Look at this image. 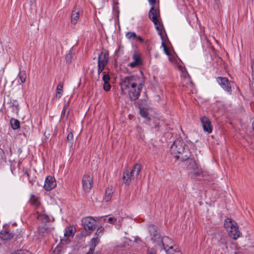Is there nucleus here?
Segmentation results:
<instances>
[{
    "label": "nucleus",
    "instance_id": "obj_1",
    "mask_svg": "<svg viewBox=\"0 0 254 254\" xmlns=\"http://www.w3.org/2000/svg\"><path fill=\"white\" fill-rule=\"evenodd\" d=\"M144 83L142 75L126 77L122 79L120 83L121 94L128 97L131 100H136L140 96Z\"/></svg>",
    "mask_w": 254,
    "mask_h": 254
},
{
    "label": "nucleus",
    "instance_id": "obj_41",
    "mask_svg": "<svg viewBox=\"0 0 254 254\" xmlns=\"http://www.w3.org/2000/svg\"><path fill=\"white\" fill-rule=\"evenodd\" d=\"M203 0L204 1H206V0Z\"/></svg>",
    "mask_w": 254,
    "mask_h": 254
},
{
    "label": "nucleus",
    "instance_id": "obj_9",
    "mask_svg": "<svg viewBox=\"0 0 254 254\" xmlns=\"http://www.w3.org/2000/svg\"><path fill=\"white\" fill-rule=\"evenodd\" d=\"M189 164L188 165V168L190 170L191 173L195 176H198L202 173L201 169L199 167L198 165L196 164L195 161L192 159H190L189 160Z\"/></svg>",
    "mask_w": 254,
    "mask_h": 254
},
{
    "label": "nucleus",
    "instance_id": "obj_13",
    "mask_svg": "<svg viewBox=\"0 0 254 254\" xmlns=\"http://www.w3.org/2000/svg\"><path fill=\"white\" fill-rule=\"evenodd\" d=\"M201 123L204 131L209 133L212 132V127L209 119L204 116L200 119Z\"/></svg>",
    "mask_w": 254,
    "mask_h": 254
},
{
    "label": "nucleus",
    "instance_id": "obj_37",
    "mask_svg": "<svg viewBox=\"0 0 254 254\" xmlns=\"http://www.w3.org/2000/svg\"><path fill=\"white\" fill-rule=\"evenodd\" d=\"M105 66L98 65V74L99 75L104 70Z\"/></svg>",
    "mask_w": 254,
    "mask_h": 254
},
{
    "label": "nucleus",
    "instance_id": "obj_28",
    "mask_svg": "<svg viewBox=\"0 0 254 254\" xmlns=\"http://www.w3.org/2000/svg\"><path fill=\"white\" fill-rule=\"evenodd\" d=\"M47 230V227L46 226V225H44L41 226H39L38 227V232L40 234H44L45 232H46Z\"/></svg>",
    "mask_w": 254,
    "mask_h": 254
},
{
    "label": "nucleus",
    "instance_id": "obj_26",
    "mask_svg": "<svg viewBox=\"0 0 254 254\" xmlns=\"http://www.w3.org/2000/svg\"><path fill=\"white\" fill-rule=\"evenodd\" d=\"M18 76L21 83H24L25 82L26 78V74L25 71L20 70L19 72Z\"/></svg>",
    "mask_w": 254,
    "mask_h": 254
},
{
    "label": "nucleus",
    "instance_id": "obj_4",
    "mask_svg": "<svg viewBox=\"0 0 254 254\" xmlns=\"http://www.w3.org/2000/svg\"><path fill=\"white\" fill-rule=\"evenodd\" d=\"M141 169V165L137 163L134 165L131 170H127L126 171H124L123 177L124 183L128 185L130 183L132 180L136 179L140 173Z\"/></svg>",
    "mask_w": 254,
    "mask_h": 254
},
{
    "label": "nucleus",
    "instance_id": "obj_39",
    "mask_svg": "<svg viewBox=\"0 0 254 254\" xmlns=\"http://www.w3.org/2000/svg\"><path fill=\"white\" fill-rule=\"evenodd\" d=\"M135 39H136L137 40H138L141 42H143V39H142L141 37H139V36H137V37H136Z\"/></svg>",
    "mask_w": 254,
    "mask_h": 254
},
{
    "label": "nucleus",
    "instance_id": "obj_25",
    "mask_svg": "<svg viewBox=\"0 0 254 254\" xmlns=\"http://www.w3.org/2000/svg\"><path fill=\"white\" fill-rule=\"evenodd\" d=\"M30 202L33 205L36 207H38L40 205L39 198L33 194H32L31 196Z\"/></svg>",
    "mask_w": 254,
    "mask_h": 254
},
{
    "label": "nucleus",
    "instance_id": "obj_6",
    "mask_svg": "<svg viewBox=\"0 0 254 254\" xmlns=\"http://www.w3.org/2000/svg\"><path fill=\"white\" fill-rule=\"evenodd\" d=\"M104 231V228L102 226H100L98 228L95 234L96 237L92 238L91 240V245L89 250L87 254H92L96 244L98 243V237L103 234Z\"/></svg>",
    "mask_w": 254,
    "mask_h": 254
},
{
    "label": "nucleus",
    "instance_id": "obj_35",
    "mask_svg": "<svg viewBox=\"0 0 254 254\" xmlns=\"http://www.w3.org/2000/svg\"><path fill=\"white\" fill-rule=\"evenodd\" d=\"M220 3V0H214V8L217 9L219 7V5Z\"/></svg>",
    "mask_w": 254,
    "mask_h": 254
},
{
    "label": "nucleus",
    "instance_id": "obj_15",
    "mask_svg": "<svg viewBox=\"0 0 254 254\" xmlns=\"http://www.w3.org/2000/svg\"><path fill=\"white\" fill-rule=\"evenodd\" d=\"M81 10L79 8H75L71 12V22L72 24H76L79 19Z\"/></svg>",
    "mask_w": 254,
    "mask_h": 254
},
{
    "label": "nucleus",
    "instance_id": "obj_34",
    "mask_svg": "<svg viewBox=\"0 0 254 254\" xmlns=\"http://www.w3.org/2000/svg\"><path fill=\"white\" fill-rule=\"evenodd\" d=\"M73 139V135L72 132H70L67 135L66 139L67 141L69 142L71 140H72Z\"/></svg>",
    "mask_w": 254,
    "mask_h": 254
},
{
    "label": "nucleus",
    "instance_id": "obj_24",
    "mask_svg": "<svg viewBox=\"0 0 254 254\" xmlns=\"http://www.w3.org/2000/svg\"><path fill=\"white\" fill-rule=\"evenodd\" d=\"M63 92V85L62 84H59L57 87L56 97L57 98L61 97Z\"/></svg>",
    "mask_w": 254,
    "mask_h": 254
},
{
    "label": "nucleus",
    "instance_id": "obj_10",
    "mask_svg": "<svg viewBox=\"0 0 254 254\" xmlns=\"http://www.w3.org/2000/svg\"><path fill=\"white\" fill-rule=\"evenodd\" d=\"M217 81L221 87L227 92H231V82L226 77H219L217 78Z\"/></svg>",
    "mask_w": 254,
    "mask_h": 254
},
{
    "label": "nucleus",
    "instance_id": "obj_36",
    "mask_svg": "<svg viewBox=\"0 0 254 254\" xmlns=\"http://www.w3.org/2000/svg\"><path fill=\"white\" fill-rule=\"evenodd\" d=\"M12 254H29V252L25 251L20 250L16 251Z\"/></svg>",
    "mask_w": 254,
    "mask_h": 254
},
{
    "label": "nucleus",
    "instance_id": "obj_14",
    "mask_svg": "<svg viewBox=\"0 0 254 254\" xmlns=\"http://www.w3.org/2000/svg\"><path fill=\"white\" fill-rule=\"evenodd\" d=\"M133 61L130 63L129 65L131 67H135L142 64V60L140 56L137 53H134L133 55Z\"/></svg>",
    "mask_w": 254,
    "mask_h": 254
},
{
    "label": "nucleus",
    "instance_id": "obj_5",
    "mask_svg": "<svg viewBox=\"0 0 254 254\" xmlns=\"http://www.w3.org/2000/svg\"><path fill=\"white\" fill-rule=\"evenodd\" d=\"M224 226L232 234L233 239L236 240L239 237L240 232L237 223L231 219L227 218L225 220Z\"/></svg>",
    "mask_w": 254,
    "mask_h": 254
},
{
    "label": "nucleus",
    "instance_id": "obj_23",
    "mask_svg": "<svg viewBox=\"0 0 254 254\" xmlns=\"http://www.w3.org/2000/svg\"><path fill=\"white\" fill-rule=\"evenodd\" d=\"M37 218L38 220H41L43 223H46L49 221L50 218L49 217L44 214H39V212H37Z\"/></svg>",
    "mask_w": 254,
    "mask_h": 254
},
{
    "label": "nucleus",
    "instance_id": "obj_30",
    "mask_svg": "<svg viewBox=\"0 0 254 254\" xmlns=\"http://www.w3.org/2000/svg\"><path fill=\"white\" fill-rule=\"evenodd\" d=\"M140 113L142 117L145 118H148V113L145 109H140Z\"/></svg>",
    "mask_w": 254,
    "mask_h": 254
},
{
    "label": "nucleus",
    "instance_id": "obj_17",
    "mask_svg": "<svg viewBox=\"0 0 254 254\" xmlns=\"http://www.w3.org/2000/svg\"><path fill=\"white\" fill-rule=\"evenodd\" d=\"M178 69L181 71V76L183 77L184 78L188 79V81L190 82L191 84H192V82L190 79V75L189 74L188 71H187L185 67L182 66V65H178Z\"/></svg>",
    "mask_w": 254,
    "mask_h": 254
},
{
    "label": "nucleus",
    "instance_id": "obj_2",
    "mask_svg": "<svg viewBox=\"0 0 254 254\" xmlns=\"http://www.w3.org/2000/svg\"><path fill=\"white\" fill-rule=\"evenodd\" d=\"M170 152L176 159L186 161L190 156V153L185 147L184 143L179 139L176 140L170 147Z\"/></svg>",
    "mask_w": 254,
    "mask_h": 254
},
{
    "label": "nucleus",
    "instance_id": "obj_11",
    "mask_svg": "<svg viewBox=\"0 0 254 254\" xmlns=\"http://www.w3.org/2000/svg\"><path fill=\"white\" fill-rule=\"evenodd\" d=\"M109 62V53L102 52L98 56V65L106 66Z\"/></svg>",
    "mask_w": 254,
    "mask_h": 254
},
{
    "label": "nucleus",
    "instance_id": "obj_20",
    "mask_svg": "<svg viewBox=\"0 0 254 254\" xmlns=\"http://www.w3.org/2000/svg\"><path fill=\"white\" fill-rule=\"evenodd\" d=\"M114 192V189L112 187L108 188L106 189L105 194L104 196V200L108 202L110 200L112 197L113 193Z\"/></svg>",
    "mask_w": 254,
    "mask_h": 254
},
{
    "label": "nucleus",
    "instance_id": "obj_22",
    "mask_svg": "<svg viewBox=\"0 0 254 254\" xmlns=\"http://www.w3.org/2000/svg\"><path fill=\"white\" fill-rule=\"evenodd\" d=\"M10 123L13 129H17L19 128L20 123L18 120L14 118H12L10 120Z\"/></svg>",
    "mask_w": 254,
    "mask_h": 254
},
{
    "label": "nucleus",
    "instance_id": "obj_16",
    "mask_svg": "<svg viewBox=\"0 0 254 254\" xmlns=\"http://www.w3.org/2000/svg\"><path fill=\"white\" fill-rule=\"evenodd\" d=\"M75 233V230L71 227H67L65 229L64 232V234L65 239H62V241H66L67 239L69 237H72L73 236Z\"/></svg>",
    "mask_w": 254,
    "mask_h": 254
},
{
    "label": "nucleus",
    "instance_id": "obj_3",
    "mask_svg": "<svg viewBox=\"0 0 254 254\" xmlns=\"http://www.w3.org/2000/svg\"><path fill=\"white\" fill-rule=\"evenodd\" d=\"M148 1L151 5V8L149 12V18L154 24L158 33H160L164 31V29L163 25L159 20V11L155 7L156 4L159 1V0H148Z\"/></svg>",
    "mask_w": 254,
    "mask_h": 254
},
{
    "label": "nucleus",
    "instance_id": "obj_31",
    "mask_svg": "<svg viewBox=\"0 0 254 254\" xmlns=\"http://www.w3.org/2000/svg\"><path fill=\"white\" fill-rule=\"evenodd\" d=\"M103 89L106 91H108L111 89V85L109 82H104L103 85Z\"/></svg>",
    "mask_w": 254,
    "mask_h": 254
},
{
    "label": "nucleus",
    "instance_id": "obj_29",
    "mask_svg": "<svg viewBox=\"0 0 254 254\" xmlns=\"http://www.w3.org/2000/svg\"><path fill=\"white\" fill-rule=\"evenodd\" d=\"M74 53L70 51L68 54H67L66 56V60L67 62H70L73 56Z\"/></svg>",
    "mask_w": 254,
    "mask_h": 254
},
{
    "label": "nucleus",
    "instance_id": "obj_18",
    "mask_svg": "<svg viewBox=\"0 0 254 254\" xmlns=\"http://www.w3.org/2000/svg\"><path fill=\"white\" fill-rule=\"evenodd\" d=\"M12 237V234L7 229L2 230L0 232V238L3 240H9Z\"/></svg>",
    "mask_w": 254,
    "mask_h": 254
},
{
    "label": "nucleus",
    "instance_id": "obj_40",
    "mask_svg": "<svg viewBox=\"0 0 254 254\" xmlns=\"http://www.w3.org/2000/svg\"><path fill=\"white\" fill-rule=\"evenodd\" d=\"M169 60L171 62H173L174 60V57H169Z\"/></svg>",
    "mask_w": 254,
    "mask_h": 254
},
{
    "label": "nucleus",
    "instance_id": "obj_33",
    "mask_svg": "<svg viewBox=\"0 0 254 254\" xmlns=\"http://www.w3.org/2000/svg\"><path fill=\"white\" fill-rule=\"evenodd\" d=\"M252 84H254V60H253L252 63Z\"/></svg>",
    "mask_w": 254,
    "mask_h": 254
},
{
    "label": "nucleus",
    "instance_id": "obj_8",
    "mask_svg": "<svg viewBox=\"0 0 254 254\" xmlns=\"http://www.w3.org/2000/svg\"><path fill=\"white\" fill-rule=\"evenodd\" d=\"M82 224L86 231H91L95 227L96 221L92 217H86L82 219Z\"/></svg>",
    "mask_w": 254,
    "mask_h": 254
},
{
    "label": "nucleus",
    "instance_id": "obj_38",
    "mask_svg": "<svg viewBox=\"0 0 254 254\" xmlns=\"http://www.w3.org/2000/svg\"><path fill=\"white\" fill-rule=\"evenodd\" d=\"M147 254H156V252L153 249H150L147 250Z\"/></svg>",
    "mask_w": 254,
    "mask_h": 254
},
{
    "label": "nucleus",
    "instance_id": "obj_32",
    "mask_svg": "<svg viewBox=\"0 0 254 254\" xmlns=\"http://www.w3.org/2000/svg\"><path fill=\"white\" fill-rule=\"evenodd\" d=\"M104 73V74L103 78H102L104 82H109L110 79V77L109 75L105 73V72Z\"/></svg>",
    "mask_w": 254,
    "mask_h": 254
},
{
    "label": "nucleus",
    "instance_id": "obj_27",
    "mask_svg": "<svg viewBox=\"0 0 254 254\" xmlns=\"http://www.w3.org/2000/svg\"><path fill=\"white\" fill-rule=\"evenodd\" d=\"M126 37L127 39L131 40L132 39H135L136 37H137V35L135 32H128L126 33Z\"/></svg>",
    "mask_w": 254,
    "mask_h": 254
},
{
    "label": "nucleus",
    "instance_id": "obj_7",
    "mask_svg": "<svg viewBox=\"0 0 254 254\" xmlns=\"http://www.w3.org/2000/svg\"><path fill=\"white\" fill-rule=\"evenodd\" d=\"M82 187L84 190L88 192L91 190L93 184V177L89 174H85L82 178Z\"/></svg>",
    "mask_w": 254,
    "mask_h": 254
},
{
    "label": "nucleus",
    "instance_id": "obj_42",
    "mask_svg": "<svg viewBox=\"0 0 254 254\" xmlns=\"http://www.w3.org/2000/svg\"><path fill=\"white\" fill-rule=\"evenodd\" d=\"M235 254H237L236 253H235Z\"/></svg>",
    "mask_w": 254,
    "mask_h": 254
},
{
    "label": "nucleus",
    "instance_id": "obj_21",
    "mask_svg": "<svg viewBox=\"0 0 254 254\" xmlns=\"http://www.w3.org/2000/svg\"><path fill=\"white\" fill-rule=\"evenodd\" d=\"M101 221L102 222V223H104L106 222H108L110 224H113L117 221V219L115 217H108L107 216H102L100 217Z\"/></svg>",
    "mask_w": 254,
    "mask_h": 254
},
{
    "label": "nucleus",
    "instance_id": "obj_12",
    "mask_svg": "<svg viewBox=\"0 0 254 254\" xmlns=\"http://www.w3.org/2000/svg\"><path fill=\"white\" fill-rule=\"evenodd\" d=\"M56 185L55 179L52 176H49L45 179L44 187L46 190L49 191L54 189Z\"/></svg>",
    "mask_w": 254,
    "mask_h": 254
},
{
    "label": "nucleus",
    "instance_id": "obj_19",
    "mask_svg": "<svg viewBox=\"0 0 254 254\" xmlns=\"http://www.w3.org/2000/svg\"><path fill=\"white\" fill-rule=\"evenodd\" d=\"M159 35L161 37V38L162 39V46L163 47V50H164V53L168 56H169V50L168 49V48H167L166 45H165V41H166V36L165 35V34H164V31H162L160 33H158Z\"/></svg>",
    "mask_w": 254,
    "mask_h": 254
}]
</instances>
